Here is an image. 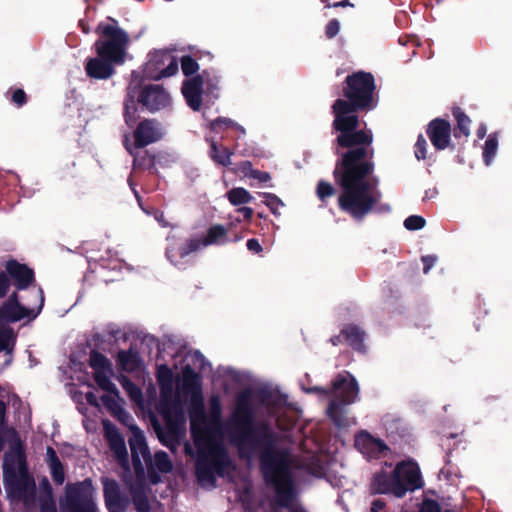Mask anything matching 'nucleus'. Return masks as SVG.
I'll use <instances>...</instances> for the list:
<instances>
[{
	"instance_id": "nucleus-14",
	"label": "nucleus",
	"mask_w": 512,
	"mask_h": 512,
	"mask_svg": "<svg viewBox=\"0 0 512 512\" xmlns=\"http://www.w3.org/2000/svg\"><path fill=\"white\" fill-rule=\"evenodd\" d=\"M4 272L8 275L10 287L14 286L17 293L24 291L30 295L33 288H41L36 284L34 270L27 264L20 263L16 259H9L4 264Z\"/></svg>"
},
{
	"instance_id": "nucleus-45",
	"label": "nucleus",
	"mask_w": 512,
	"mask_h": 512,
	"mask_svg": "<svg viewBox=\"0 0 512 512\" xmlns=\"http://www.w3.org/2000/svg\"><path fill=\"white\" fill-rule=\"evenodd\" d=\"M231 171L236 174H241L243 177L252 178L256 169L253 168L251 161H241L235 164V166L231 168Z\"/></svg>"
},
{
	"instance_id": "nucleus-62",
	"label": "nucleus",
	"mask_w": 512,
	"mask_h": 512,
	"mask_svg": "<svg viewBox=\"0 0 512 512\" xmlns=\"http://www.w3.org/2000/svg\"><path fill=\"white\" fill-rule=\"evenodd\" d=\"M85 399L87 401V403L91 406H94V407H99L100 406V403H99V398L97 397V395L92 392V391H89L85 394Z\"/></svg>"
},
{
	"instance_id": "nucleus-54",
	"label": "nucleus",
	"mask_w": 512,
	"mask_h": 512,
	"mask_svg": "<svg viewBox=\"0 0 512 512\" xmlns=\"http://www.w3.org/2000/svg\"><path fill=\"white\" fill-rule=\"evenodd\" d=\"M146 466H147V476H148L150 484L157 485L158 483H160L161 476H160L159 472L154 468L153 464L151 463L150 465H146Z\"/></svg>"
},
{
	"instance_id": "nucleus-3",
	"label": "nucleus",
	"mask_w": 512,
	"mask_h": 512,
	"mask_svg": "<svg viewBox=\"0 0 512 512\" xmlns=\"http://www.w3.org/2000/svg\"><path fill=\"white\" fill-rule=\"evenodd\" d=\"M95 33L98 35L92 49L96 56L86 60V75L95 80H107L116 73V67L126 61L128 34L118 26L113 18L101 21Z\"/></svg>"
},
{
	"instance_id": "nucleus-8",
	"label": "nucleus",
	"mask_w": 512,
	"mask_h": 512,
	"mask_svg": "<svg viewBox=\"0 0 512 512\" xmlns=\"http://www.w3.org/2000/svg\"><path fill=\"white\" fill-rule=\"evenodd\" d=\"M18 472L13 465L6 462L3 465L4 486L9 497L16 500H25L33 497L36 491L34 478L29 474L26 457L20 449L17 453Z\"/></svg>"
},
{
	"instance_id": "nucleus-49",
	"label": "nucleus",
	"mask_w": 512,
	"mask_h": 512,
	"mask_svg": "<svg viewBox=\"0 0 512 512\" xmlns=\"http://www.w3.org/2000/svg\"><path fill=\"white\" fill-rule=\"evenodd\" d=\"M414 154L417 160H424L427 156V141L423 137L422 134H420L417 138V141L414 146Z\"/></svg>"
},
{
	"instance_id": "nucleus-27",
	"label": "nucleus",
	"mask_w": 512,
	"mask_h": 512,
	"mask_svg": "<svg viewBox=\"0 0 512 512\" xmlns=\"http://www.w3.org/2000/svg\"><path fill=\"white\" fill-rule=\"evenodd\" d=\"M149 488L145 483L130 482V502L133 503L137 512H150L151 505L148 498Z\"/></svg>"
},
{
	"instance_id": "nucleus-23",
	"label": "nucleus",
	"mask_w": 512,
	"mask_h": 512,
	"mask_svg": "<svg viewBox=\"0 0 512 512\" xmlns=\"http://www.w3.org/2000/svg\"><path fill=\"white\" fill-rule=\"evenodd\" d=\"M182 94L187 105L193 111H199L202 106L203 76H193L182 84Z\"/></svg>"
},
{
	"instance_id": "nucleus-30",
	"label": "nucleus",
	"mask_w": 512,
	"mask_h": 512,
	"mask_svg": "<svg viewBox=\"0 0 512 512\" xmlns=\"http://www.w3.org/2000/svg\"><path fill=\"white\" fill-rule=\"evenodd\" d=\"M130 340H133L134 343L139 341L138 351L143 354L151 355L155 348L159 349L158 339L142 331L130 328ZM158 353H160V350H158Z\"/></svg>"
},
{
	"instance_id": "nucleus-2",
	"label": "nucleus",
	"mask_w": 512,
	"mask_h": 512,
	"mask_svg": "<svg viewBox=\"0 0 512 512\" xmlns=\"http://www.w3.org/2000/svg\"><path fill=\"white\" fill-rule=\"evenodd\" d=\"M227 433L231 444L237 447L241 456H248L256 449H261L260 468L265 455L274 459L281 453H289L285 449L276 448L277 434L267 422H256V410L249 389L236 395L233 410L227 420Z\"/></svg>"
},
{
	"instance_id": "nucleus-33",
	"label": "nucleus",
	"mask_w": 512,
	"mask_h": 512,
	"mask_svg": "<svg viewBox=\"0 0 512 512\" xmlns=\"http://www.w3.org/2000/svg\"><path fill=\"white\" fill-rule=\"evenodd\" d=\"M228 230L221 224H215L208 228L206 235L202 238L204 246L223 245L229 241Z\"/></svg>"
},
{
	"instance_id": "nucleus-9",
	"label": "nucleus",
	"mask_w": 512,
	"mask_h": 512,
	"mask_svg": "<svg viewBox=\"0 0 512 512\" xmlns=\"http://www.w3.org/2000/svg\"><path fill=\"white\" fill-rule=\"evenodd\" d=\"M231 465V460L224 446L213 444L208 454L200 453L195 462V475L199 482L214 485L215 474L223 476L225 469Z\"/></svg>"
},
{
	"instance_id": "nucleus-47",
	"label": "nucleus",
	"mask_w": 512,
	"mask_h": 512,
	"mask_svg": "<svg viewBox=\"0 0 512 512\" xmlns=\"http://www.w3.org/2000/svg\"><path fill=\"white\" fill-rule=\"evenodd\" d=\"M53 481L57 485H62L65 480V472L62 462L49 465Z\"/></svg>"
},
{
	"instance_id": "nucleus-39",
	"label": "nucleus",
	"mask_w": 512,
	"mask_h": 512,
	"mask_svg": "<svg viewBox=\"0 0 512 512\" xmlns=\"http://www.w3.org/2000/svg\"><path fill=\"white\" fill-rule=\"evenodd\" d=\"M202 247H205L203 244L202 238H190L186 241L185 244L179 247L178 254L180 258H185L189 254L198 251Z\"/></svg>"
},
{
	"instance_id": "nucleus-37",
	"label": "nucleus",
	"mask_w": 512,
	"mask_h": 512,
	"mask_svg": "<svg viewBox=\"0 0 512 512\" xmlns=\"http://www.w3.org/2000/svg\"><path fill=\"white\" fill-rule=\"evenodd\" d=\"M16 342V336L14 335L11 327H5L0 329V352H6L11 354L13 352Z\"/></svg>"
},
{
	"instance_id": "nucleus-44",
	"label": "nucleus",
	"mask_w": 512,
	"mask_h": 512,
	"mask_svg": "<svg viewBox=\"0 0 512 512\" xmlns=\"http://www.w3.org/2000/svg\"><path fill=\"white\" fill-rule=\"evenodd\" d=\"M181 69L186 77L194 75L199 70L198 62L190 55L181 58Z\"/></svg>"
},
{
	"instance_id": "nucleus-21",
	"label": "nucleus",
	"mask_w": 512,
	"mask_h": 512,
	"mask_svg": "<svg viewBox=\"0 0 512 512\" xmlns=\"http://www.w3.org/2000/svg\"><path fill=\"white\" fill-rule=\"evenodd\" d=\"M451 124L443 118H435L431 120L426 128V134L431 141L433 147L442 151L450 146L451 142Z\"/></svg>"
},
{
	"instance_id": "nucleus-42",
	"label": "nucleus",
	"mask_w": 512,
	"mask_h": 512,
	"mask_svg": "<svg viewBox=\"0 0 512 512\" xmlns=\"http://www.w3.org/2000/svg\"><path fill=\"white\" fill-rule=\"evenodd\" d=\"M316 194L317 197L321 200V202L325 203L327 198L332 197L336 194V189L331 183L326 182L324 180H320L317 184Z\"/></svg>"
},
{
	"instance_id": "nucleus-64",
	"label": "nucleus",
	"mask_w": 512,
	"mask_h": 512,
	"mask_svg": "<svg viewBox=\"0 0 512 512\" xmlns=\"http://www.w3.org/2000/svg\"><path fill=\"white\" fill-rule=\"evenodd\" d=\"M237 212L242 214L243 218L247 221H250L253 216V209L250 207H241L237 209Z\"/></svg>"
},
{
	"instance_id": "nucleus-53",
	"label": "nucleus",
	"mask_w": 512,
	"mask_h": 512,
	"mask_svg": "<svg viewBox=\"0 0 512 512\" xmlns=\"http://www.w3.org/2000/svg\"><path fill=\"white\" fill-rule=\"evenodd\" d=\"M10 282L8 275L4 271H0V299L8 295Z\"/></svg>"
},
{
	"instance_id": "nucleus-26",
	"label": "nucleus",
	"mask_w": 512,
	"mask_h": 512,
	"mask_svg": "<svg viewBox=\"0 0 512 512\" xmlns=\"http://www.w3.org/2000/svg\"><path fill=\"white\" fill-rule=\"evenodd\" d=\"M189 416L191 433L196 438V435L200 430V427H198V422L205 421L204 398L202 392L190 395Z\"/></svg>"
},
{
	"instance_id": "nucleus-38",
	"label": "nucleus",
	"mask_w": 512,
	"mask_h": 512,
	"mask_svg": "<svg viewBox=\"0 0 512 512\" xmlns=\"http://www.w3.org/2000/svg\"><path fill=\"white\" fill-rule=\"evenodd\" d=\"M498 139L496 133L490 134L485 141L483 148V159L486 165H489L496 155Z\"/></svg>"
},
{
	"instance_id": "nucleus-29",
	"label": "nucleus",
	"mask_w": 512,
	"mask_h": 512,
	"mask_svg": "<svg viewBox=\"0 0 512 512\" xmlns=\"http://www.w3.org/2000/svg\"><path fill=\"white\" fill-rule=\"evenodd\" d=\"M184 394H195L202 392L201 376L190 366L186 365L182 370V386Z\"/></svg>"
},
{
	"instance_id": "nucleus-1",
	"label": "nucleus",
	"mask_w": 512,
	"mask_h": 512,
	"mask_svg": "<svg viewBox=\"0 0 512 512\" xmlns=\"http://www.w3.org/2000/svg\"><path fill=\"white\" fill-rule=\"evenodd\" d=\"M375 90L372 73L353 72L342 84L344 98L336 99L331 106L332 129L338 132L333 170L335 184L341 189L337 202L339 209L356 221H363L381 199L380 181L374 175L373 133L370 129H358V113H367L377 106Z\"/></svg>"
},
{
	"instance_id": "nucleus-32",
	"label": "nucleus",
	"mask_w": 512,
	"mask_h": 512,
	"mask_svg": "<svg viewBox=\"0 0 512 512\" xmlns=\"http://www.w3.org/2000/svg\"><path fill=\"white\" fill-rule=\"evenodd\" d=\"M452 115L456 120V126L454 127V130H453L454 137L455 138H461V137L468 138L470 136L471 119L458 106H455L452 108Z\"/></svg>"
},
{
	"instance_id": "nucleus-57",
	"label": "nucleus",
	"mask_w": 512,
	"mask_h": 512,
	"mask_svg": "<svg viewBox=\"0 0 512 512\" xmlns=\"http://www.w3.org/2000/svg\"><path fill=\"white\" fill-rule=\"evenodd\" d=\"M40 512H57L56 505L51 497L40 502Z\"/></svg>"
},
{
	"instance_id": "nucleus-51",
	"label": "nucleus",
	"mask_w": 512,
	"mask_h": 512,
	"mask_svg": "<svg viewBox=\"0 0 512 512\" xmlns=\"http://www.w3.org/2000/svg\"><path fill=\"white\" fill-rule=\"evenodd\" d=\"M27 95L25 91L21 88H17L13 90L11 95V101L17 106L22 107L27 103Z\"/></svg>"
},
{
	"instance_id": "nucleus-15",
	"label": "nucleus",
	"mask_w": 512,
	"mask_h": 512,
	"mask_svg": "<svg viewBox=\"0 0 512 512\" xmlns=\"http://www.w3.org/2000/svg\"><path fill=\"white\" fill-rule=\"evenodd\" d=\"M368 492L371 496L385 494L402 498L406 495L407 489L396 480L393 471L381 470L373 474Z\"/></svg>"
},
{
	"instance_id": "nucleus-56",
	"label": "nucleus",
	"mask_w": 512,
	"mask_h": 512,
	"mask_svg": "<svg viewBox=\"0 0 512 512\" xmlns=\"http://www.w3.org/2000/svg\"><path fill=\"white\" fill-rule=\"evenodd\" d=\"M118 363L123 372H128V350L118 352Z\"/></svg>"
},
{
	"instance_id": "nucleus-20",
	"label": "nucleus",
	"mask_w": 512,
	"mask_h": 512,
	"mask_svg": "<svg viewBox=\"0 0 512 512\" xmlns=\"http://www.w3.org/2000/svg\"><path fill=\"white\" fill-rule=\"evenodd\" d=\"M354 446L367 459H379L390 450L383 440L373 437L365 430L355 436Z\"/></svg>"
},
{
	"instance_id": "nucleus-10",
	"label": "nucleus",
	"mask_w": 512,
	"mask_h": 512,
	"mask_svg": "<svg viewBox=\"0 0 512 512\" xmlns=\"http://www.w3.org/2000/svg\"><path fill=\"white\" fill-rule=\"evenodd\" d=\"M61 509L63 512H99L94 500L92 480L86 478L76 483H68Z\"/></svg>"
},
{
	"instance_id": "nucleus-17",
	"label": "nucleus",
	"mask_w": 512,
	"mask_h": 512,
	"mask_svg": "<svg viewBox=\"0 0 512 512\" xmlns=\"http://www.w3.org/2000/svg\"><path fill=\"white\" fill-rule=\"evenodd\" d=\"M130 435L135 438L134 440L130 438V458L136 474L143 475L144 468L140 459V455L143 457L146 465L151 464L152 456L145 438L141 434V431L136 424L130 423Z\"/></svg>"
},
{
	"instance_id": "nucleus-19",
	"label": "nucleus",
	"mask_w": 512,
	"mask_h": 512,
	"mask_svg": "<svg viewBox=\"0 0 512 512\" xmlns=\"http://www.w3.org/2000/svg\"><path fill=\"white\" fill-rule=\"evenodd\" d=\"M396 480L408 491H415L423 487V480L418 464L413 460L398 462L393 469Z\"/></svg>"
},
{
	"instance_id": "nucleus-61",
	"label": "nucleus",
	"mask_w": 512,
	"mask_h": 512,
	"mask_svg": "<svg viewBox=\"0 0 512 512\" xmlns=\"http://www.w3.org/2000/svg\"><path fill=\"white\" fill-rule=\"evenodd\" d=\"M386 507V502L383 499H375L371 503L370 512H380Z\"/></svg>"
},
{
	"instance_id": "nucleus-59",
	"label": "nucleus",
	"mask_w": 512,
	"mask_h": 512,
	"mask_svg": "<svg viewBox=\"0 0 512 512\" xmlns=\"http://www.w3.org/2000/svg\"><path fill=\"white\" fill-rule=\"evenodd\" d=\"M46 456H47L48 465L60 462V459H59L56 451L51 446L47 447Z\"/></svg>"
},
{
	"instance_id": "nucleus-43",
	"label": "nucleus",
	"mask_w": 512,
	"mask_h": 512,
	"mask_svg": "<svg viewBox=\"0 0 512 512\" xmlns=\"http://www.w3.org/2000/svg\"><path fill=\"white\" fill-rule=\"evenodd\" d=\"M197 76H203V86L206 85L210 93H214V91L219 89V77L213 71L203 70Z\"/></svg>"
},
{
	"instance_id": "nucleus-55",
	"label": "nucleus",
	"mask_w": 512,
	"mask_h": 512,
	"mask_svg": "<svg viewBox=\"0 0 512 512\" xmlns=\"http://www.w3.org/2000/svg\"><path fill=\"white\" fill-rule=\"evenodd\" d=\"M421 260L423 263V273L427 274L436 263L437 257L435 255H426L422 256Z\"/></svg>"
},
{
	"instance_id": "nucleus-58",
	"label": "nucleus",
	"mask_w": 512,
	"mask_h": 512,
	"mask_svg": "<svg viewBox=\"0 0 512 512\" xmlns=\"http://www.w3.org/2000/svg\"><path fill=\"white\" fill-rule=\"evenodd\" d=\"M247 249L255 254H259L263 251V248L261 244L259 243V240L256 238H251L247 240L246 243Z\"/></svg>"
},
{
	"instance_id": "nucleus-50",
	"label": "nucleus",
	"mask_w": 512,
	"mask_h": 512,
	"mask_svg": "<svg viewBox=\"0 0 512 512\" xmlns=\"http://www.w3.org/2000/svg\"><path fill=\"white\" fill-rule=\"evenodd\" d=\"M419 512H442V508L436 500L426 498L423 500Z\"/></svg>"
},
{
	"instance_id": "nucleus-52",
	"label": "nucleus",
	"mask_w": 512,
	"mask_h": 512,
	"mask_svg": "<svg viewBox=\"0 0 512 512\" xmlns=\"http://www.w3.org/2000/svg\"><path fill=\"white\" fill-rule=\"evenodd\" d=\"M340 31V23L337 19H331L325 26V36L333 39Z\"/></svg>"
},
{
	"instance_id": "nucleus-41",
	"label": "nucleus",
	"mask_w": 512,
	"mask_h": 512,
	"mask_svg": "<svg viewBox=\"0 0 512 512\" xmlns=\"http://www.w3.org/2000/svg\"><path fill=\"white\" fill-rule=\"evenodd\" d=\"M144 369V362L140 357L137 343H130V373Z\"/></svg>"
},
{
	"instance_id": "nucleus-22",
	"label": "nucleus",
	"mask_w": 512,
	"mask_h": 512,
	"mask_svg": "<svg viewBox=\"0 0 512 512\" xmlns=\"http://www.w3.org/2000/svg\"><path fill=\"white\" fill-rule=\"evenodd\" d=\"M102 484L107 510L109 512L124 511L126 498L122 496L118 482L114 479L103 477Z\"/></svg>"
},
{
	"instance_id": "nucleus-31",
	"label": "nucleus",
	"mask_w": 512,
	"mask_h": 512,
	"mask_svg": "<svg viewBox=\"0 0 512 512\" xmlns=\"http://www.w3.org/2000/svg\"><path fill=\"white\" fill-rule=\"evenodd\" d=\"M236 148L229 149L223 144H218L216 141H210L209 157L212 161L220 166L228 167L232 164L231 156L234 154Z\"/></svg>"
},
{
	"instance_id": "nucleus-40",
	"label": "nucleus",
	"mask_w": 512,
	"mask_h": 512,
	"mask_svg": "<svg viewBox=\"0 0 512 512\" xmlns=\"http://www.w3.org/2000/svg\"><path fill=\"white\" fill-rule=\"evenodd\" d=\"M155 465L159 472L169 473L173 469L169 455L165 451H158L154 455Z\"/></svg>"
},
{
	"instance_id": "nucleus-5",
	"label": "nucleus",
	"mask_w": 512,
	"mask_h": 512,
	"mask_svg": "<svg viewBox=\"0 0 512 512\" xmlns=\"http://www.w3.org/2000/svg\"><path fill=\"white\" fill-rule=\"evenodd\" d=\"M156 379L160 388L157 411L162 416L165 428L161 427L158 420L151 419L155 432L159 438L175 437L185 424V414L181 402L174 397L173 372L166 364L157 367Z\"/></svg>"
},
{
	"instance_id": "nucleus-35",
	"label": "nucleus",
	"mask_w": 512,
	"mask_h": 512,
	"mask_svg": "<svg viewBox=\"0 0 512 512\" xmlns=\"http://www.w3.org/2000/svg\"><path fill=\"white\" fill-rule=\"evenodd\" d=\"M209 127L215 133H220L225 130L232 129L238 132L239 136L245 134V129L241 125L226 117L216 118L210 122Z\"/></svg>"
},
{
	"instance_id": "nucleus-60",
	"label": "nucleus",
	"mask_w": 512,
	"mask_h": 512,
	"mask_svg": "<svg viewBox=\"0 0 512 512\" xmlns=\"http://www.w3.org/2000/svg\"><path fill=\"white\" fill-rule=\"evenodd\" d=\"M252 179H256L261 183H266L271 180V175L266 171H260L256 169L252 176Z\"/></svg>"
},
{
	"instance_id": "nucleus-63",
	"label": "nucleus",
	"mask_w": 512,
	"mask_h": 512,
	"mask_svg": "<svg viewBox=\"0 0 512 512\" xmlns=\"http://www.w3.org/2000/svg\"><path fill=\"white\" fill-rule=\"evenodd\" d=\"M345 8V7H354V4H352L349 0H342L334 3H326L325 8Z\"/></svg>"
},
{
	"instance_id": "nucleus-24",
	"label": "nucleus",
	"mask_w": 512,
	"mask_h": 512,
	"mask_svg": "<svg viewBox=\"0 0 512 512\" xmlns=\"http://www.w3.org/2000/svg\"><path fill=\"white\" fill-rule=\"evenodd\" d=\"M107 394L101 396V402L113 417H116L123 425L128 426V415L119 404V391L114 385L111 390H105Z\"/></svg>"
},
{
	"instance_id": "nucleus-4",
	"label": "nucleus",
	"mask_w": 512,
	"mask_h": 512,
	"mask_svg": "<svg viewBox=\"0 0 512 512\" xmlns=\"http://www.w3.org/2000/svg\"><path fill=\"white\" fill-rule=\"evenodd\" d=\"M273 458L265 455L260 468L265 483L275 491L272 511L277 512L274 506H278L288 509L289 512H306L301 506L293 505L296 490L290 454L281 453Z\"/></svg>"
},
{
	"instance_id": "nucleus-6",
	"label": "nucleus",
	"mask_w": 512,
	"mask_h": 512,
	"mask_svg": "<svg viewBox=\"0 0 512 512\" xmlns=\"http://www.w3.org/2000/svg\"><path fill=\"white\" fill-rule=\"evenodd\" d=\"M332 391L335 396L329 403L327 416L337 428L348 427L347 406L358 397V383L349 372L338 374L332 382Z\"/></svg>"
},
{
	"instance_id": "nucleus-25",
	"label": "nucleus",
	"mask_w": 512,
	"mask_h": 512,
	"mask_svg": "<svg viewBox=\"0 0 512 512\" xmlns=\"http://www.w3.org/2000/svg\"><path fill=\"white\" fill-rule=\"evenodd\" d=\"M341 335H343L344 342H346L353 350L358 352H365V338L366 332L358 325L349 323L344 325L341 329Z\"/></svg>"
},
{
	"instance_id": "nucleus-12",
	"label": "nucleus",
	"mask_w": 512,
	"mask_h": 512,
	"mask_svg": "<svg viewBox=\"0 0 512 512\" xmlns=\"http://www.w3.org/2000/svg\"><path fill=\"white\" fill-rule=\"evenodd\" d=\"M132 92L130 102L135 98L136 103L150 113L159 112L171 105V96L162 85L141 82L133 87Z\"/></svg>"
},
{
	"instance_id": "nucleus-34",
	"label": "nucleus",
	"mask_w": 512,
	"mask_h": 512,
	"mask_svg": "<svg viewBox=\"0 0 512 512\" xmlns=\"http://www.w3.org/2000/svg\"><path fill=\"white\" fill-rule=\"evenodd\" d=\"M130 155L133 156L134 170H147L154 166L155 157L148 150L130 149Z\"/></svg>"
},
{
	"instance_id": "nucleus-48",
	"label": "nucleus",
	"mask_w": 512,
	"mask_h": 512,
	"mask_svg": "<svg viewBox=\"0 0 512 512\" xmlns=\"http://www.w3.org/2000/svg\"><path fill=\"white\" fill-rule=\"evenodd\" d=\"M262 196L264 197V203L273 214H277V209L279 206H283L282 200L273 193H263Z\"/></svg>"
},
{
	"instance_id": "nucleus-7",
	"label": "nucleus",
	"mask_w": 512,
	"mask_h": 512,
	"mask_svg": "<svg viewBox=\"0 0 512 512\" xmlns=\"http://www.w3.org/2000/svg\"><path fill=\"white\" fill-rule=\"evenodd\" d=\"M30 296L34 301L25 300L17 291H13L0 306V322L15 323L24 318L34 320L44 306L43 289L33 288Z\"/></svg>"
},
{
	"instance_id": "nucleus-11",
	"label": "nucleus",
	"mask_w": 512,
	"mask_h": 512,
	"mask_svg": "<svg viewBox=\"0 0 512 512\" xmlns=\"http://www.w3.org/2000/svg\"><path fill=\"white\" fill-rule=\"evenodd\" d=\"M178 72V62L168 51H155L149 54L148 61L141 72L133 70L130 74V83L137 80H160L170 77Z\"/></svg>"
},
{
	"instance_id": "nucleus-13",
	"label": "nucleus",
	"mask_w": 512,
	"mask_h": 512,
	"mask_svg": "<svg viewBox=\"0 0 512 512\" xmlns=\"http://www.w3.org/2000/svg\"><path fill=\"white\" fill-rule=\"evenodd\" d=\"M104 438L121 467V480L128 485V452L123 435L109 419L102 420Z\"/></svg>"
},
{
	"instance_id": "nucleus-16",
	"label": "nucleus",
	"mask_w": 512,
	"mask_h": 512,
	"mask_svg": "<svg viewBox=\"0 0 512 512\" xmlns=\"http://www.w3.org/2000/svg\"><path fill=\"white\" fill-rule=\"evenodd\" d=\"M163 136L162 124L157 119H142L133 131L134 148L143 149L150 144L160 141Z\"/></svg>"
},
{
	"instance_id": "nucleus-46",
	"label": "nucleus",
	"mask_w": 512,
	"mask_h": 512,
	"mask_svg": "<svg viewBox=\"0 0 512 512\" xmlns=\"http://www.w3.org/2000/svg\"><path fill=\"white\" fill-rule=\"evenodd\" d=\"M425 224L426 220L419 215H411L404 220V227L410 231L420 230Z\"/></svg>"
},
{
	"instance_id": "nucleus-36",
	"label": "nucleus",
	"mask_w": 512,
	"mask_h": 512,
	"mask_svg": "<svg viewBox=\"0 0 512 512\" xmlns=\"http://www.w3.org/2000/svg\"><path fill=\"white\" fill-rule=\"evenodd\" d=\"M226 196L228 201L233 206L247 204L253 200V196L249 193V191L242 187L232 188L227 192Z\"/></svg>"
},
{
	"instance_id": "nucleus-18",
	"label": "nucleus",
	"mask_w": 512,
	"mask_h": 512,
	"mask_svg": "<svg viewBox=\"0 0 512 512\" xmlns=\"http://www.w3.org/2000/svg\"><path fill=\"white\" fill-rule=\"evenodd\" d=\"M89 366L93 369V378L98 387L102 390H111L114 383L110 377L113 374L112 363L97 349H92L89 357Z\"/></svg>"
},
{
	"instance_id": "nucleus-28",
	"label": "nucleus",
	"mask_w": 512,
	"mask_h": 512,
	"mask_svg": "<svg viewBox=\"0 0 512 512\" xmlns=\"http://www.w3.org/2000/svg\"><path fill=\"white\" fill-rule=\"evenodd\" d=\"M120 340L126 342L128 340V332L114 324H110L104 333L93 336L94 344L98 349H105V343L116 344Z\"/></svg>"
}]
</instances>
